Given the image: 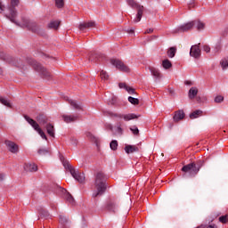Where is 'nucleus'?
<instances>
[{
  "label": "nucleus",
  "instance_id": "31",
  "mask_svg": "<svg viewBox=\"0 0 228 228\" xmlns=\"http://www.w3.org/2000/svg\"><path fill=\"white\" fill-rule=\"evenodd\" d=\"M220 65L223 70H226V69H228V56L220 61Z\"/></svg>",
  "mask_w": 228,
  "mask_h": 228
},
{
  "label": "nucleus",
  "instance_id": "4",
  "mask_svg": "<svg viewBox=\"0 0 228 228\" xmlns=\"http://www.w3.org/2000/svg\"><path fill=\"white\" fill-rule=\"evenodd\" d=\"M28 63L33 67L36 72H38L43 79H46V81H51V79H53V74H51V72H49V70H47V69H45L44 66H42V64L33 59H30Z\"/></svg>",
  "mask_w": 228,
  "mask_h": 228
},
{
  "label": "nucleus",
  "instance_id": "5",
  "mask_svg": "<svg viewBox=\"0 0 228 228\" xmlns=\"http://www.w3.org/2000/svg\"><path fill=\"white\" fill-rule=\"evenodd\" d=\"M63 166L65 168H68L69 170L72 177L76 179L78 183H85V174L84 173H79V171H76L69 162H63Z\"/></svg>",
  "mask_w": 228,
  "mask_h": 228
},
{
  "label": "nucleus",
  "instance_id": "48",
  "mask_svg": "<svg viewBox=\"0 0 228 228\" xmlns=\"http://www.w3.org/2000/svg\"><path fill=\"white\" fill-rule=\"evenodd\" d=\"M202 49L205 51V53H210L211 51V47H209L208 45H204Z\"/></svg>",
  "mask_w": 228,
  "mask_h": 228
},
{
  "label": "nucleus",
  "instance_id": "2",
  "mask_svg": "<svg viewBox=\"0 0 228 228\" xmlns=\"http://www.w3.org/2000/svg\"><path fill=\"white\" fill-rule=\"evenodd\" d=\"M204 167V160H199L197 163L191 162L182 167V172H183V177H195L199 172H200V167Z\"/></svg>",
  "mask_w": 228,
  "mask_h": 228
},
{
  "label": "nucleus",
  "instance_id": "9",
  "mask_svg": "<svg viewBox=\"0 0 228 228\" xmlns=\"http://www.w3.org/2000/svg\"><path fill=\"white\" fill-rule=\"evenodd\" d=\"M23 28H28V29H30V31H33L34 33H37V31H38V25L37 24V22L28 19L23 20Z\"/></svg>",
  "mask_w": 228,
  "mask_h": 228
},
{
  "label": "nucleus",
  "instance_id": "1",
  "mask_svg": "<svg viewBox=\"0 0 228 228\" xmlns=\"http://www.w3.org/2000/svg\"><path fill=\"white\" fill-rule=\"evenodd\" d=\"M19 5V0H11V4L8 7H4L2 3H0V13L4 12L6 19H9L11 22L19 26L17 21V9L15 6Z\"/></svg>",
  "mask_w": 228,
  "mask_h": 228
},
{
  "label": "nucleus",
  "instance_id": "47",
  "mask_svg": "<svg viewBox=\"0 0 228 228\" xmlns=\"http://www.w3.org/2000/svg\"><path fill=\"white\" fill-rule=\"evenodd\" d=\"M67 222H69V220L65 216H60V224H65Z\"/></svg>",
  "mask_w": 228,
  "mask_h": 228
},
{
  "label": "nucleus",
  "instance_id": "26",
  "mask_svg": "<svg viewBox=\"0 0 228 228\" xmlns=\"http://www.w3.org/2000/svg\"><path fill=\"white\" fill-rule=\"evenodd\" d=\"M86 138H88V140H90V142H92L93 143H95L96 145H99V139L97 137H95V135H94L92 133L87 132L86 134Z\"/></svg>",
  "mask_w": 228,
  "mask_h": 228
},
{
  "label": "nucleus",
  "instance_id": "51",
  "mask_svg": "<svg viewBox=\"0 0 228 228\" xmlns=\"http://www.w3.org/2000/svg\"><path fill=\"white\" fill-rule=\"evenodd\" d=\"M126 33H129V35H134V28H128L126 30Z\"/></svg>",
  "mask_w": 228,
  "mask_h": 228
},
{
  "label": "nucleus",
  "instance_id": "52",
  "mask_svg": "<svg viewBox=\"0 0 228 228\" xmlns=\"http://www.w3.org/2000/svg\"><path fill=\"white\" fill-rule=\"evenodd\" d=\"M4 177H6V175L0 173V181H4Z\"/></svg>",
  "mask_w": 228,
  "mask_h": 228
},
{
  "label": "nucleus",
  "instance_id": "40",
  "mask_svg": "<svg viewBox=\"0 0 228 228\" xmlns=\"http://www.w3.org/2000/svg\"><path fill=\"white\" fill-rule=\"evenodd\" d=\"M126 3L132 8H137L138 7V4H136V2H134V0H126Z\"/></svg>",
  "mask_w": 228,
  "mask_h": 228
},
{
  "label": "nucleus",
  "instance_id": "7",
  "mask_svg": "<svg viewBox=\"0 0 228 228\" xmlns=\"http://www.w3.org/2000/svg\"><path fill=\"white\" fill-rule=\"evenodd\" d=\"M193 27H195V23H193V21H189L175 28L173 33H186L188 31H191Z\"/></svg>",
  "mask_w": 228,
  "mask_h": 228
},
{
  "label": "nucleus",
  "instance_id": "18",
  "mask_svg": "<svg viewBox=\"0 0 228 228\" xmlns=\"http://www.w3.org/2000/svg\"><path fill=\"white\" fill-rule=\"evenodd\" d=\"M149 70H150L151 76H153V77H155V79H161V77H163V75H161V72L159 71V69H158L154 67H150Z\"/></svg>",
  "mask_w": 228,
  "mask_h": 228
},
{
  "label": "nucleus",
  "instance_id": "22",
  "mask_svg": "<svg viewBox=\"0 0 228 228\" xmlns=\"http://www.w3.org/2000/svg\"><path fill=\"white\" fill-rule=\"evenodd\" d=\"M139 151H140V148H138V146L136 145L127 144L125 147V152H126V154H133V152H138Z\"/></svg>",
  "mask_w": 228,
  "mask_h": 228
},
{
  "label": "nucleus",
  "instance_id": "39",
  "mask_svg": "<svg viewBox=\"0 0 228 228\" xmlns=\"http://www.w3.org/2000/svg\"><path fill=\"white\" fill-rule=\"evenodd\" d=\"M110 147L111 151H117V149L118 147V142H117V140H113L110 142Z\"/></svg>",
  "mask_w": 228,
  "mask_h": 228
},
{
  "label": "nucleus",
  "instance_id": "16",
  "mask_svg": "<svg viewBox=\"0 0 228 228\" xmlns=\"http://www.w3.org/2000/svg\"><path fill=\"white\" fill-rule=\"evenodd\" d=\"M110 131H112L114 134H123L124 129H122V123L118 122L115 126H110Z\"/></svg>",
  "mask_w": 228,
  "mask_h": 228
},
{
  "label": "nucleus",
  "instance_id": "32",
  "mask_svg": "<svg viewBox=\"0 0 228 228\" xmlns=\"http://www.w3.org/2000/svg\"><path fill=\"white\" fill-rule=\"evenodd\" d=\"M162 67L166 69V70H168V69H172V62L168 61V59H166L162 61Z\"/></svg>",
  "mask_w": 228,
  "mask_h": 228
},
{
  "label": "nucleus",
  "instance_id": "33",
  "mask_svg": "<svg viewBox=\"0 0 228 228\" xmlns=\"http://www.w3.org/2000/svg\"><path fill=\"white\" fill-rule=\"evenodd\" d=\"M0 102L1 104H4V106H6L7 108H12V103H10V101L8 99L0 96Z\"/></svg>",
  "mask_w": 228,
  "mask_h": 228
},
{
  "label": "nucleus",
  "instance_id": "43",
  "mask_svg": "<svg viewBox=\"0 0 228 228\" xmlns=\"http://www.w3.org/2000/svg\"><path fill=\"white\" fill-rule=\"evenodd\" d=\"M219 222H221V224H227L228 222V216H222L219 217Z\"/></svg>",
  "mask_w": 228,
  "mask_h": 228
},
{
  "label": "nucleus",
  "instance_id": "56",
  "mask_svg": "<svg viewBox=\"0 0 228 228\" xmlns=\"http://www.w3.org/2000/svg\"><path fill=\"white\" fill-rule=\"evenodd\" d=\"M207 228H218L216 224H210Z\"/></svg>",
  "mask_w": 228,
  "mask_h": 228
},
{
  "label": "nucleus",
  "instance_id": "29",
  "mask_svg": "<svg viewBox=\"0 0 228 228\" xmlns=\"http://www.w3.org/2000/svg\"><path fill=\"white\" fill-rule=\"evenodd\" d=\"M198 94H199V89H197V87H191L189 90V99H195Z\"/></svg>",
  "mask_w": 228,
  "mask_h": 228
},
{
  "label": "nucleus",
  "instance_id": "55",
  "mask_svg": "<svg viewBox=\"0 0 228 228\" xmlns=\"http://www.w3.org/2000/svg\"><path fill=\"white\" fill-rule=\"evenodd\" d=\"M215 53H218L220 51V45H217L214 49Z\"/></svg>",
  "mask_w": 228,
  "mask_h": 228
},
{
  "label": "nucleus",
  "instance_id": "41",
  "mask_svg": "<svg viewBox=\"0 0 228 228\" xmlns=\"http://www.w3.org/2000/svg\"><path fill=\"white\" fill-rule=\"evenodd\" d=\"M37 152L40 156H45V155L49 154V150H47V149H39Z\"/></svg>",
  "mask_w": 228,
  "mask_h": 228
},
{
  "label": "nucleus",
  "instance_id": "14",
  "mask_svg": "<svg viewBox=\"0 0 228 228\" xmlns=\"http://www.w3.org/2000/svg\"><path fill=\"white\" fill-rule=\"evenodd\" d=\"M190 56L192 58H200V46L199 45H192L190 51Z\"/></svg>",
  "mask_w": 228,
  "mask_h": 228
},
{
  "label": "nucleus",
  "instance_id": "3",
  "mask_svg": "<svg viewBox=\"0 0 228 228\" xmlns=\"http://www.w3.org/2000/svg\"><path fill=\"white\" fill-rule=\"evenodd\" d=\"M106 175L102 172H99L96 175L94 186L97 190L96 192L93 193V197H99V195H102L104 191H106V188H108V185L106 184Z\"/></svg>",
  "mask_w": 228,
  "mask_h": 228
},
{
  "label": "nucleus",
  "instance_id": "30",
  "mask_svg": "<svg viewBox=\"0 0 228 228\" xmlns=\"http://www.w3.org/2000/svg\"><path fill=\"white\" fill-rule=\"evenodd\" d=\"M49 29H58L60 28V21L59 20H52L48 24Z\"/></svg>",
  "mask_w": 228,
  "mask_h": 228
},
{
  "label": "nucleus",
  "instance_id": "57",
  "mask_svg": "<svg viewBox=\"0 0 228 228\" xmlns=\"http://www.w3.org/2000/svg\"><path fill=\"white\" fill-rule=\"evenodd\" d=\"M0 76H3V69L0 68Z\"/></svg>",
  "mask_w": 228,
  "mask_h": 228
},
{
  "label": "nucleus",
  "instance_id": "8",
  "mask_svg": "<svg viewBox=\"0 0 228 228\" xmlns=\"http://www.w3.org/2000/svg\"><path fill=\"white\" fill-rule=\"evenodd\" d=\"M110 63L111 65H114V67H116V69H118L121 72H130L129 67L120 60L112 59L110 61Z\"/></svg>",
  "mask_w": 228,
  "mask_h": 228
},
{
  "label": "nucleus",
  "instance_id": "45",
  "mask_svg": "<svg viewBox=\"0 0 228 228\" xmlns=\"http://www.w3.org/2000/svg\"><path fill=\"white\" fill-rule=\"evenodd\" d=\"M215 102L220 103V102H224V96L222 95H218L215 98Z\"/></svg>",
  "mask_w": 228,
  "mask_h": 228
},
{
  "label": "nucleus",
  "instance_id": "20",
  "mask_svg": "<svg viewBox=\"0 0 228 228\" xmlns=\"http://www.w3.org/2000/svg\"><path fill=\"white\" fill-rule=\"evenodd\" d=\"M185 114H184V110H176L175 112V116L173 117L174 122H179V120H183V118H184Z\"/></svg>",
  "mask_w": 228,
  "mask_h": 228
},
{
  "label": "nucleus",
  "instance_id": "36",
  "mask_svg": "<svg viewBox=\"0 0 228 228\" xmlns=\"http://www.w3.org/2000/svg\"><path fill=\"white\" fill-rule=\"evenodd\" d=\"M100 77L101 79H103V81H108V79H110V75H108V72L102 70L100 72Z\"/></svg>",
  "mask_w": 228,
  "mask_h": 228
},
{
  "label": "nucleus",
  "instance_id": "15",
  "mask_svg": "<svg viewBox=\"0 0 228 228\" xmlns=\"http://www.w3.org/2000/svg\"><path fill=\"white\" fill-rule=\"evenodd\" d=\"M94 28H95L94 21L80 23L78 26V29H80V31H85V29H92Z\"/></svg>",
  "mask_w": 228,
  "mask_h": 228
},
{
  "label": "nucleus",
  "instance_id": "44",
  "mask_svg": "<svg viewBox=\"0 0 228 228\" xmlns=\"http://www.w3.org/2000/svg\"><path fill=\"white\" fill-rule=\"evenodd\" d=\"M130 131H132L133 134H140V130L135 126H132Z\"/></svg>",
  "mask_w": 228,
  "mask_h": 228
},
{
  "label": "nucleus",
  "instance_id": "50",
  "mask_svg": "<svg viewBox=\"0 0 228 228\" xmlns=\"http://www.w3.org/2000/svg\"><path fill=\"white\" fill-rule=\"evenodd\" d=\"M118 86L119 88H125V90L127 88V85H126V83H119Z\"/></svg>",
  "mask_w": 228,
  "mask_h": 228
},
{
  "label": "nucleus",
  "instance_id": "49",
  "mask_svg": "<svg viewBox=\"0 0 228 228\" xmlns=\"http://www.w3.org/2000/svg\"><path fill=\"white\" fill-rule=\"evenodd\" d=\"M94 58H97V54H92L90 57H89V60L90 61H95V60Z\"/></svg>",
  "mask_w": 228,
  "mask_h": 228
},
{
  "label": "nucleus",
  "instance_id": "58",
  "mask_svg": "<svg viewBox=\"0 0 228 228\" xmlns=\"http://www.w3.org/2000/svg\"><path fill=\"white\" fill-rule=\"evenodd\" d=\"M170 94H174V91H170Z\"/></svg>",
  "mask_w": 228,
  "mask_h": 228
},
{
  "label": "nucleus",
  "instance_id": "6",
  "mask_svg": "<svg viewBox=\"0 0 228 228\" xmlns=\"http://www.w3.org/2000/svg\"><path fill=\"white\" fill-rule=\"evenodd\" d=\"M25 120L28 122V124L33 127L37 133L43 138V140H47V135H45V133H44V130L40 128V125L37 123L33 118H29L28 116L25 115L24 116Z\"/></svg>",
  "mask_w": 228,
  "mask_h": 228
},
{
  "label": "nucleus",
  "instance_id": "28",
  "mask_svg": "<svg viewBox=\"0 0 228 228\" xmlns=\"http://www.w3.org/2000/svg\"><path fill=\"white\" fill-rule=\"evenodd\" d=\"M69 103L70 104V106H72V108H74V110H83V105H81L80 103H77V102L74 101V100H68Z\"/></svg>",
  "mask_w": 228,
  "mask_h": 228
},
{
  "label": "nucleus",
  "instance_id": "13",
  "mask_svg": "<svg viewBox=\"0 0 228 228\" xmlns=\"http://www.w3.org/2000/svg\"><path fill=\"white\" fill-rule=\"evenodd\" d=\"M0 60H3L4 61H7V63H12V65H17V63L14 62L15 59L13 57L4 53L2 51H0Z\"/></svg>",
  "mask_w": 228,
  "mask_h": 228
},
{
  "label": "nucleus",
  "instance_id": "17",
  "mask_svg": "<svg viewBox=\"0 0 228 228\" xmlns=\"http://www.w3.org/2000/svg\"><path fill=\"white\" fill-rule=\"evenodd\" d=\"M37 122L41 125V126H47V124H49V118H47V116L44 115V114H39L37 117Z\"/></svg>",
  "mask_w": 228,
  "mask_h": 228
},
{
  "label": "nucleus",
  "instance_id": "34",
  "mask_svg": "<svg viewBox=\"0 0 228 228\" xmlns=\"http://www.w3.org/2000/svg\"><path fill=\"white\" fill-rule=\"evenodd\" d=\"M175 53H177V48L170 47L167 51L168 58H174V56H175Z\"/></svg>",
  "mask_w": 228,
  "mask_h": 228
},
{
  "label": "nucleus",
  "instance_id": "54",
  "mask_svg": "<svg viewBox=\"0 0 228 228\" xmlns=\"http://www.w3.org/2000/svg\"><path fill=\"white\" fill-rule=\"evenodd\" d=\"M71 142L73 145H77V139L76 138H71Z\"/></svg>",
  "mask_w": 228,
  "mask_h": 228
},
{
  "label": "nucleus",
  "instance_id": "35",
  "mask_svg": "<svg viewBox=\"0 0 228 228\" xmlns=\"http://www.w3.org/2000/svg\"><path fill=\"white\" fill-rule=\"evenodd\" d=\"M202 115V110H194L192 113L190 114V118H199Z\"/></svg>",
  "mask_w": 228,
  "mask_h": 228
},
{
  "label": "nucleus",
  "instance_id": "46",
  "mask_svg": "<svg viewBox=\"0 0 228 228\" xmlns=\"http://www.w3.org/2000/svg\"><path fill=\"white\" fill-rule=\"evenodd\" d=\"M125 90H126V92H128V94H130L131 95L134 94V89L131 86H126Z\"/></svg>",
  "mask_w": 228,
  "mask_h": 228
},
{
  "label": "nucleus",
  "instance_id": "53",
  "mask_svg": "<svg viewBox=\"0 0 228 228\" xmlns=\"http://www.w3.org/2000/svg\"><path fill=\"white\" fill-rule=\"evenodd\" d=\"M154 29L153 28H148L144 33L147 34H151L153 33Z\"/></svg>",
  "mask_w": 228,
  "mask_h": 228
},
{
  "label": "nucleus",
  "instance_id": "10",
  "mask_svg": "<svg viewBox=\"0 0 228 228\" xmlns=\"http://www.w3.org/2000/svg\"><path fill=\"white\" fill-rule=\"evenodd\" d=\"M112 117H116L118 118H123L125 122H129V120H134V118H138V116L134 113L130 114H118V113H112Z\"/></svg>",
  "mask_w": 228,
  "mask_h": 228
},
{
  "label": "nucleus",
  "instance_id": "19",
  "mask_svg": "<svg viewBox=\"0 0 228 228\" xmlns=\"http://www.w3.org/2000/svg\"><path fill=\"white\" fill-rule=\"evenodd\" d=\"M24 170H26V172H37L38 170V166L35 163H27L24 166Z\"/></svg>",
  "mask_w": 228,
  "mask_h": 228
},
{
  "label": "nucleus",
  "instance_id": "42",
  "mask_svg": "<svg viewBox=\"0 0 228 228\" xmlns=\"http://www.w3.org/2000/svg\"><path fill=\"white\" fill-rule=\"evenodd\" d=\"M55 4L57 8H63V5L65 4L63 0H55Z\"/></svg>",
  "mask_w": 228,
  "mask_h": 228
},
{
  "label": "nucleus",
  "instance_id": "25",
  "mask_svg": "<svg viewBox=\"0 0 228 228\" xmlns=\"http://www.w3.org/2000/svg\"><path fill=\"white\" fill-rule=\"evenodd\" d=\"M108 211H110L112 213H115L118 209V206H117V203L113 200H110L108 203H107V206H106Z\"/></svg>",
  "mask_w": 228,
  "mask_h": 228
},
{
  "label": "nucleus",
  "instance_id": "12",
  "mask_svg": "<svg viewBox=\"0 0 228 228\" xmlns=\"http://www.w3.org/2000/svg\"><path fill=\"white\" fill-rule=\"evenodd\" d=\"M60 190L61 192L64 193V197H65L67 202H69V204L74 206V204H76V200H74V197H72V194H70V192L67 191V190H65L64 188L60 187Z\"/></svg>",
  "mask_w": 228,
  "mask_h": 228
},
{
  "label": "nucleus",
  "instance_id": "23",
  "mask_svg": "<svg viewBox=\"0 0 228 228\" xmlns=\"http://www.w3.org/2000/svg\"><path fill=\"white\" fill-rule=\"evenodd\" d=\"M137 15L134 20V22H140L142 20V17L143 16V5H137Z\"/></svg>",
  "mask_w": 228,
  "mask_h": 228
},
{
  "label": "nucleus",
  "instance_id": "24",
  "mask_svg": "<svg viewBox=\"0 0 228 228\" xmlns=\"http://www.w3.org/2000/svg\"><path fill=\"white\" fill-rule=\"evenodd\" d=\"M45 128L46 129L47 134H49V136H52V138H54V125L48 123L45 126Z\"/></svg>",
  "mask_w": 228,
  "mask_h": 228
},
{
  "label": "nucleus",
  "instance_id": "21",
  "mask_svg": "<svg viewBox=\"0 0 228 228\" xmlns=\"http://www.w3.org/2000/svg\"><path fill=\"white\" fill-rule=\"evenodd\" d=\"M77 118H78L76 115H62V120L66 122V124H70V122H76Z\"/></svg>",
  "mask_w": 228,
  "mask_h": 228
},
{
  "label": "nucleus",
  "instance_id": "11",
  "mask_svg": "<svg viewBox=\"0 0 228 228\" xmlns=\"http://www.w3.org/2000/svg\"><path fill=\"white\" fill-rule=\"evenodd\" d=\"M4 144L7 147L9 152H12V154H19V146L17 143L10 140H5Z\"/></svg>",
  "mask_w": 228,
  "mask_h": 228
},
{
  "label": "nucleus",
  "instance_id": "27",
  "mask_svg": "<svg viewBox=\"0 0 228 228\" xmlns=\"http://www.w3.org/2000/svg\"><path fill=\"white\" fill-rule=\"evenodd\" d=\"M194 26L198 29V31H202L204 28H206V24L200 20H192Z\"/></svg>",
  "mask_w": 228,
  "mask_h": 228
},
{
  "label": "nucleus",
  "instance_id": "37",
  "mask_svg": "<svg viewBox=\"0 0 228 228\" xmlns=\"http://www.w3.org/2000/svg\"><path fill=\"white\" fill-rule=\"evenodd\" d=\"M39 215L43 218H49V212L47 210L44 209V208H41L39 210Z\"/></svg>",
  "mask_w": 228,
  "mask_h": 228
},
{
  "label": "nucleus",
  "instance_id": "38",
  "mask_svg": "<svg viewBox=\"0 0 228 228\" xmlns=\"http://www.w3.org/2000/svg\"><path fill=\"white\" fill-rule=\"evenodd\" d=\"M128 102H129L131 104H134V105L140 104V100H138L137 98H134V97H133V96H129V97H128Z\"/></svg>",
  "mask_w": 228,
  "mask_h": 228
}]
</instances>
